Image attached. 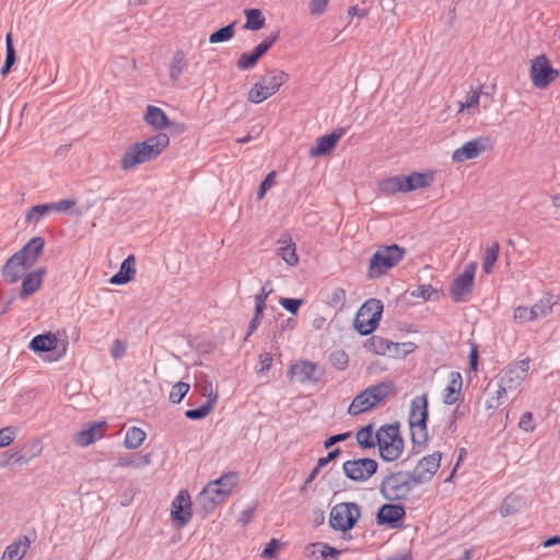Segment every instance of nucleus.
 Segmentation results:
<instances>
[{"label":"nucleus","instance_id":"f257e3e1","mask_svg":"<svg viewBox=\"0 0 560 560\" xmlns=\"http://www.w3.org/2000/svg\"><path fill=\"white\" fill-rule=\"evenodd\" d=\"M170 144L166 133H158L130 145L121 156L120 167L129 171L138 164L155 160Z\"/></svg>","mask_w":560,"mask_h":560},{"label":"nucleus","instance_id":"f03ea898","mask_svg":"<svg viewBox=\"0 0 560 560\" xmlns=\"http://www.w3.org/2000/svg\"><path fill=\"white\" fill-rule=\"evenodd\" d=\"M428 395L422 394L416 396L411 400L410 412L408 418L413 450H416L417 447L422 448L428 441Z\"/></svg>","mask_w":560,"mask_h":560},{"label":"nucleus","instance_id":"7ed1b4c3","mask_svg":"<svg viewBox=\"0 0 560 560\" xmlns=\"http://www.w3.org/2000/svg\"><path fill=\"white\" fill-rule=\"evenodd\" d=\"M406 249L397 244L382 245L370 258L366 277L378 279L397 266L405 257Z\"/></svg>","mask_w":560,"mask_h":560},{"label":"nucleus","instance_id":"20e7f679","mask_svg":"<svg viewBox=\"0 0 560 560\" xmlns=\"http://www.w3.org/2000/svg\"><path fill=\"white\" fill-rule=\"evenodd\" d=\"M418 486L410 471H395L383 478L380 492L387 501H402Z\"/></svg>","mask_w":560,"mask_h":560},{"label":"nucleus","instance_id":"39448f33","mask_svg":"<svg viewBox=\"0 0 560 560\" xmlns=\"http://www.w3.org/2000/svg\"><path fill=\"white\" fill-rule=\"evenodd\" d=\"M289 73L280 69L267 70L259 81L248 91L247 98L253 104H260L275 95L289 81Z\"/></svg>","mask_w":560,"mask_h":560},{"label":"nucleus","instance_id":"423d86ee","mask_svg":"<svg viewBox=\"0 0 560 560\" xmlns=\"http://www.w3.org/2000/svg\"><path fill=\"white\" fill-rule=\"evenodd\" d=\"M393 388L394 385L389 381L369 386L353 398L348 408V413L358 416L370 411L383 401L392 393Z\"/></svg>","mask_w":560,"mask_h":560},{"label":"nucleus","instance_id":"0eeeda50","mask_svg":"<svg viewBox=\"0 0 560 560\" xmlns=\"http://www.w3.org/2000/svg\"><path fill=\"white\" fill-rule=\"evenodd\" d=\"M383 303L377 299H369L365 301L354 317V328L362 335L372 334L380 324L383 314Z\"/></svg>","mask_w":560,"mask_h":560},{"label":"nucleus","instance_id":"6e6552de","mask_svg":"<svg viewBox=\"0 0 560 560\" xmlns=\"http://www.w3.org/2000/svg\"><path fill=\"white\" fill-rule=\"evenodd\" d=\"M361 516V506L355 502L336 504L329 514V524L335 530L346 533L352 529Z\"/></svg>","mask_w":560,"mask_h":560},{"label":"nucleus","instance_id":"1a4fd4ad","mask_svg":"<svg viewBox=\"0 0 560 560\" xmlns=\"http://www.w3.org/2000/svg\"><path fill=\"white\" fill-rule=\"evenodd\" d=\"M378 464L373 458H358L346 460L342 470L347 478L352 481L363 482L376 474Z\"/></svg>","mask_w":560,"mask_h":560},{"label":"nucleus","instance_id":"9d476101","mask_svg":"<svg viewBox=\"0 0 560 560\" xmlns=\"http://www.w3.org/2000/svg\"><path fill=\"white\" fill-rule=\"evenodd\" d=\"M559 75L558 70L553 69L545 55L536 57L530 67V78L534 86L538 89L547 88Z\"/></svg>","mask_w":560,"mask_h":560},{"label":"nucleus","instance_id":"9b49d317","mask_svg":"<svg viewBox=\"0 0 560 560\" xmlns=\"http://www.w3.org/2000/svg\"><path fill=\"white\" fill-rule=\"evenodd\" d=\"M477 267L478 265L476 261H470L465 266L464 271L453 280L451 294L454 302L463 301V299L472 291Z\"/></svg>","mask_w":560,"mask_h":560},{"label":"nucleus","instance_id":"f8f14e48","mask_svg":"<svg viewBox=\"0 0 560 560\" xmlns=\"http://www.w3.org/2000/svg\"><path fill=\"white\" fill-rule=\"evenodd\" d=\"M491 148L492 141L489 137H477L456 149L452 154V160L455 163H463L479 156Z\"/></svg>","mask_w":560,"mask_h":560},{"label":"nucleus","instance_id":"ddd939ff","mask_svg":"<svg viewBox=\"0 0 560 560\" xmlns=\"http://www.w3.org/2000/svg\"><path fill=\"white\" fill-rule=\"evenodd\" d=\"M279 38V32L272 33L259 43L250 52H243L236 60V68L245 71L254 68L258 60L275 45Z\"/></svg>","mask_w":560,"mask_h":560},{"label":"nucleus","instance_id":"4468645a","mask_svg":"<svg viewBox=\"0 0 560 560\" xmlns=\"http://www.w3.org/2000/svg\"><path fill=\"white\" fill-rule=\"evenodd\" d=\"M530 360L528 358L509 364L500 374L501 384L510 390L516 389L526 378Z\"/></svg>","mask_w":560,"mask_h":560},{"label":"nucleus","instance_id":"2eb2a0df","mask_svg":"<svg viewBox=\"0 0 560 560\" xmlns=\"http://www.w3.org/2000/svg\"><path fill=\"white\" fill-rule=\"evenodd\" d=\"M442 454L440 452H434L430 455L422 457L415 469L411 472L415 478L417 485H422L429 482L441 465Z\"/></svg>","mask_w":560,"mask_h":560},{"label":"nucleus","instance_id":"dca6fc26","mask_svg":"<svg viewBox=\"0 0 560 560\" xmlns=\"http://www.w3.org/2000/svg\"><path fill=\"white\" fill-rule=\"evenodd\" d=\"M406 509L400 504L385 503L376 514V523L380 526L397 529L402 526Z\"/></svg>","mask_w":560,"mask_h":560},{"label":"nucleus","instance_id":"f3484780","mask_svg":"<svg viewBox=\"0 0 560 560\" xmlns=\"http://www.w3.org/2000/svg\"><path fill=\"white\" fill-rule=\"evenodd\" d=\"M172 520L177 527L185 526L191 518V500L187 490H182L172 502Z\"/></svg>","mask_w":560,"mask_h":560},{"label":"nucleus","instance_id":"a211bd4d","mask_svg":"<svg viewBox=\"0 0 560 560\" xmlns=\"http://www.w3.org/2000/svg\"><path fill=\"white\" fill-rule=\"evenodd\" d=\"M318 365L315 362L308 360H301L290 365L287 376L291 381L299 383H312L316 384L319 377L315 375Z\"/></svg>","mask_w":560,"mask_h":560},{"label":"nucleus","instance_id":"6ab92c4d","mask_svg":"<svg viewBox=\"0 0 560 560\" xmlns=\"http://www.w3.org/2000/svg\"><path fill=\"white\" fill-rule=\"evenodd\" d=\"M106 428V421L88 423L86 428L82 429L74 435L73 442L78 446L86 447L93 444L95 441L102 439L105 434Z\"/></svg>","mask_w":560,"mask_h":560},{"label":"nucleus","instance_id":"aec40b11","mask_svg":"<svg viewBox=\"0 0 560 560\" xmlns=\"http://www.w3.org/2000/svg\"><path fill=\"white\" fill-rule=\"evenodd\" d=\"M32 267L12 255L1 269L2 278L7 283L13 284L21 280Z\"/></svg>","mask_w":560,"mask_h":560},{"label":"nucleus","instance_id":"412c9836","mask_svg":"<svg viewBox=\"0 0 560 560\" xmlns=\"http://www.w3.org/2000/svg\"><path fill=\"white\" fill-rule=\"evenodd\" d=\"M44 246V238L40 236H35L32 237L21 249H19L13 255L18 256L21 261H24L28 266L33 267L36 264L40 253L43 252Z\"/></svg>","mask_w":560,"mask_h":560},{"label":"nucleus","instance_id":"4be33fe9","mask_svg":"<svg viewBox=\"0 0 560 560\" xmlns=\"http://www.w3.org/2000/svg\"><path fill=\"white\" fill-rule=\"evenodd\" d=\"M45 276V269L38 268L27 273L22 278V285L19 293L20 300H26L34 293H36L43 284Z\"/></svg>","mask_w":560,"mask_h":560},{"label":"nucleus","instance_id":"5701e85b","mask_svg":"<svg viewBox=\"0 0 560 560\" xmlns=\"http://www.w3.org/2000/svg\"><path fill=\"white\" fill-rule=\"evenodd\" d=\"M136 276V258L129 255L120 265L119 271L112 276L109 283L112 284H126L130 282Z\"/></svg>","mask_w":560,"mask_h":560},{"label":"nucleus","instance_id":"b1692460","mask_svg":"<svg viewBox=\"0 0 560 560\" xmlns=\"http://www.w3.org/2000/svg\"><path fill=\"white\" fill-rule=\"evenodd\" d=\"M364 346L373 353L385 355L397 352L399 345L381 336H372Z\"/></svg>","mask_w":560,"mask_h":560},{"label":"nucleus","instance_id":"393cba45","mask_svg":"<svg viewBox=\"0 0 560 560\" xmlns=\"http://www.w3.org/2000/svg\"><path fill=\"white\" fill-rule=\"evenodd\" d=\"M143 120L148 126H151L156 130H162L171 124L165 112L154 105L147 106Z\"/></svg>","mask_w":560,"mask_h":560},{"label":"nucleus","instance_id":"a878e982","mask_svg":"<svg viewBox=\"0 0 560 560\" xmlns=\"http://www.w3.org/2000/svg\"><path fill=\"white\" fill-rule=\"evenodd\" d=\"M463 387V377L462 374L457 371H453L450 374V382L444 389L443 401L446 405L455 404L460 395Z\"/></svg>","mask_w":560,"mask_h":560},{"label":"nucleus","instance_id":"bb28decb","mask_svg":"<svg viewBox=\"0 0 560 560\" xmlns=\"http://www.w3.org/2000/svg\"><path fill=\"white\" fill-rule=\"evenodd\" d=\"M58 339L55 334L47 332L35 336L28 348L35 353L52 351L57 348Z\"/></svg>","mask_w":560,"mask_h":560},{"label":"nucleus","instance_id":"cd10ccee","mask_svg":"<svg viewBox=\"0 0 560 560\" xmlns=\"http://www.w3.org/2000/svg\"><path fill=\"white\" fill-rule=\"evenodd\" d=\"M277 254L291 267L296 266L299 256L296 254L295 243L291 237L278 241Z\"/></svg>","mask_w":560,"mask_h":560},{"label":"nucleus","instance_id":"c85d7f7f","mask_svg":"<svg viewBox=\"0 0 560 560\" xmlns=\"http://www.w3.org/2000/svg\"><path fill=\"white\" fill-rule=\"evenodd\" d=\"M30 539L24 536L22 539L13 541L7 546L0 560H22L30 548Z\"/></svg>","mask_w":560,"mask_h":560},{"label":"nucleus","instance_id":"c756f323","mask_svg":"<svg viewBox=\"0 0 560 560\" xmlns=\"http://www.w3.org/2000/svg\"><path fill=\"white\" fill-rule=\"evenodd\" d=\"M402 178L407 192L428 187L434 179L433 174L418 172L411 173L408 176H402Z\"/></svg>","mask_w":560,"mask_h":560},{"label":"nucleus","instance_id":"7c9ffc66","mask_svg":"<svg viewBox=\"0 0 560 560\" xmlns=\"http://www.w3.org/2000/svg\"><path fill=\"white\" fill-rule=\"evenodd\" d=\"M380 455L385 462L396 460L401 454L404 450V440L402 438L390 440L388 443H383L378 445Z\"/></svg>","mask_w":560,"mask_h":560},{"label":"nucleus","instance_id":"2f4dec72","mask_svg":"<svg viewBox=\"0 0 560 560\" xmlns=\"http://www.w3.org/2000/svg\"><path fill=\"white\" fill-rule=\"evenodd\" d=\"M240 480V475L236 471H229L223 474L215 480H212L215 483L217 489H219L221 494H224L226 498L230 497L233 489L237 486Z\"/></svg>","mask_w":560,"mask_h":560},{"label":"nucleus","instance_id":"473e14b6","mask_svg":"<svg viewBox=\"0 0 560 560\" xmlns=\"http://www.w3.org/2000/svg\"><path fill=\"white\" fill-rule=\"evenodd\" d=\"M336 145L337 142L335 141V136H330L329 133L322 136L317 139L316 145L310 149V156L316 158L320 155H326L330 153Z\"/></svg>","mask_w":560,"mask_h":560},{"label":"nucleus","instance_id":"72a5a7b5","mask_svg":"<svg viewBox=\"0 0 560 560\" xmlns=\"http://www.w3.org/2000/svg\"><path fill=\"white\" fill-rule=\"evenodd\" d=\"M380 191L386 196H392L396 192H407L404 185L402 175L388 177L380 183Z\"/></svg>","mask_w":560,"mask_h":560},{"label":"nucleus","instance_id":"f704fd0d","mask_svg":"<svg viewBox=\"0 0 560 560\" xmlns=\"http://www.w3.org/2000/svg\"><path fill=\"white\" fill-rule=\"evenodd\" d=\"M555 304H557L555 296L550 293H546L538 302L532 306L535 320L549 315L552 312Z\"/></svg>","mask_w":560,"mask_h":560},{"label":"nucleus","instance_id":"c9c22d12","mask_svg":"<svg viewBox=\"0 0 560 560\" xmlns=\"http://www.w3.org/2000/svg\"><path fill=\"white\" fill-rule=\"evenodd\" d=\"M401 438L399 433V425L398 423L394 424H384L382 425L377 432L375 433V445H381L384 442L388 443L390 440H396Z\"/></svg>","mask_w":560,"mask_h":560},{"label":"nucleus","instance_id":"e433bc0d","mask_svg":"<svg viewBox=\"0 0 560 560\" xmlns=\"http://www.w3.org/2000/svg\"><path fill=\"white\" fill-rule=\"evenodd\" d=\"M246 16L245 30L259 31L265 26L266 19L259 9H246L244 11Z\"/></svg>","mask_w":560,"mask_h":560},{"label":"nucleus","instance_id":"4c0bfd02","mask_svg":"<svg viewBox=\"0 0 560 560\" xmlns=\"http://www.w3.org/2000/svg\"><path fill=\"white\" fill-rule=\"evenodd\" d=\"M500 252V244L495 241L492 242L485 249L483 261H482V270L485 273L489 275L492 272L493 266L498 260Z\"/></svg>","mask_w":560,"mask_h":560},{"label":"nucleus","instance_id":"58836bf2","mask_svg":"<svg viewBox=\"0 0 560 560\" xmlns=\"http://www.w3.org/2000/svg\"><path fill=\"white\" fill-rule=\"evenodd\" d=\"M145 439V432L138 428V427H131L127 430L124 445L128 450H136L138 448Z\"/></svg>","mask_w":560,"mask_h":560},{"label":"nucleus","instance_id":"ea45409f","mask_svg":"<svg viewBox=\"0 0 560 560\" xmlns=\"http://www.w3.org/2000/svg\"><path fill=\"white\" fill-rule=\"evenodd\" d=\"M524 505V501L520 495L510 494L508 495L500 508V514L503 517L510 516L518 512Z\"/></svg>","mask_w":560,"mask_h":560},{"label":"nucleus","instance_id":"a19ab883","mask_svg":"<svg viewBox=\"0 0 560 560\" xmlns=\"http://www.w3.org/2000/svg\"><path fill=\"white\" fill-rule=\"evenodd\" d=\"M186 67V57L183 50H176L170 65V78L177 81Z\"/></svg>","mask_w":560,"mask_h":560},{"label":"nucleus","instance_id":"79ce46f5","mask_svg":"<svg viewBox=\"0 0 560 560\" xmlns=\"http://www.w3.org/2000/svg\"><path fill=\"white\" fill-rule=\"evenodd\" d=\"M50 207V203H42L31 207L25 213V221L30 224L38 223L44 215L52 212Z\"/></svg>","mask_w":560,"mask_h":560},{"label":"nucleus","instance_id":"37998d69","mask_svg":"<svg viewBox=\"0 0 560 560\" xmlns=\"http://www.w3.org/2000/svg\"><path fill=\"white\" fill-rule=\"evenodd\" d=\"M358 444L363 448H372L375 446V434L373 433V425L368 424L361 428L355 435Z\"/></svg>","mask_w":560,"mask_h":560},{"label":"nucleus","instance_id":"c03bdc74","mask_svg":"<svg viewBox=\"0 0 560 560\" xmlns=\"http://www.w3.org/2000/svg\"><path fill=\"white\" fill-rule=\"evenodd\" d=\"M234 26L235 22L217 30L210 35L209 42L211 44H217L230 40L234 36Z\"/></svg>","mask_w":560,"mask_h":560},{"label":"nucleus","instance_id":"a18cd8bd","mask_svg":"<svg viewBox=\"0 0 560 560\" xmlns=\"http://www.w3.org/2000/svg\"><path fill=\"white\" fill-rule=\"evenodd\" d=\"M42 451V447L38 442H28L26 443L21 453H16V462H28L33 457L37 456Z\"/></svg>","mask_w":560,"mask_h":560},{"label":"nucleus","instance_id":"49530a36","mask_svg":"<svg viewBox=\"0 0 560 560\" xmlns=\"http://www.w3.org/2000/svg\"><path fill=\"white\" fill-rule=\"evenodd\" d=\"M190 385L186 382H177L173 385L168 399L173 404H179L186 394L189 392Z\"/></svg>","mask_w":560,"mask_h":560},{"label":"nucleus","instance_id":"de8ad7c7","mask_svg":"<svg viewBox=\"0 0 560 560\" xmlns=\"http://www.w3.org/2000/svg\"><path fill=\"white\" fill-rule=\"evenodd\" d=\"M213 408V399H211V401H206L203 405L196 409H188L185 412V417L190 420H200L207 417Z\"/></svg>","mask_w":560,"mask_h":560},{"label":"nucleus","instance_id":"09e8293b","mask_svg":"<svg viewBox=\"0 0 560 560\" xmlns=\"http://www.w3.org/2000/svg\"><path fill=\"white\" fill-rule=\"evenodd\" d=\"M508 390H510L509 387H505L503 384H501V381L499 380L498 389L495 390L494 395L487 400V407L489 409L499 408L502 405Z\"/></svg>","mask_w":560,"mask_h":560},{"label":"nucleus","instance_id":"8fccbe9b","mask_svg":"<svg viewBox=\"0 0 560 560\" xmlns=\"http://www.w3.org/2000/svg\"><path fill=\"white\" fill-rule=\"evenodd\" d=\"M329 361L337 370H345L349 364L348 354L343 350H335L329 355Z\"/></svg>","mask_w":560,"mask_h":560},{"label":"nucleus","instance_id":"3c124183","mask_svg":"<svg viewBox=\"0 0 560 560\" xmlns=\"http://www.w3.org/2000/svg\"><path fill=\"white\" fill-rule=\"evenodd\" d=\"M196 501L206 514L213 512L215 506L219 504L212 497L206 494L203 490L198 494Z\"/></svg>","mask_w":560,"mask_h":560},{"label":"nucleus","instance_id":"603ef678","mask_svg":"<svg viewBox=\"0 0 560 560\" xmlns=\"http://www.w3.org/2000/svg\"><path fill=\"white\" fill-rule=\"evenodd\" d=\"M346 302V291L342 288H335L328 296V304L331 307L341 310Z\"/></svg>","mask_w":560,"mask_h":560},{"label":"nucleus","instance_id":"864d4df0","mask_svg":"<svg viewBox=\"0 0 560 560\" xmlns=\"http://www.w3.org/2000/svg\"><path fill=\"white\" fill-rule=\"evenodd\" d=\"M514 319L520 324L535 320L532 307L520 305L514 310Z\"/></svg>","mask_w":560,"mask_h":560},{"label":"nucleus","instance_id":"5fc2aeb1","mask_svg":"<svg viewBox=\"0 0 560 560\" xmlns=\"http://www.w3.org/2000/svg\"><path fill=\"white\" fill-rule=\"evenodd\" d=\"M314 548L313 553L318 551L322 557L326 560L327 558H336L340 551L325 542H316L311 545Z\"/></svg>","mask_w":560,"mask_h":560},{"label":"nucleus","instance_id":"6e6d98bb","mask_svg":"<svg viewBox=\"0 0 560 560\" xmlns=\"http://www.w3.org/2000/svg\"><path fill=\"white\" fill-rule=\"evenodd\" d=\"M411 295L429 301L432 300L434 295H438V291L431 284H420L415 291L411 292Z\"/></svg>","mask_w":560,"mask_h":560},{"label":"nucleus","instance_id":"4d7b16f0","mask_svg":"<svg viewBox=\"0 0 560 560\" xmlns=\"http://www.w3.org/2000/svg\"><path fill=\"white\" fill-rule=\"evenodd\" d=\"M5 52L4 63H7L8 67H12L16 61V54L11 33H8L5 36Z\"/></svg>","mask_w":560,"mask_h":560},{"label":"nucleus","instance_id":"13d9d810","mask_svg":"<svg viewBox=\"0 0 560 560\" xmlns=\"http://www.w3.org/2000/svg\"><path fill=\"white\" fill-rule=\"evenodd\" d=\"M479 100H480V92L472 91L470 94L467 95L466 100L464 102L459 103V112H463L464 109H477L479 106Z\"/></svg>","mask_w":560,"mask_h":560},{"label":"nucleus","instance_id":"bf43d9fd","mask_svg":"<svg viewBox=\"0 0 560 560\" xmlns=\"http://www.w3.org/2000/svg\"><path fill=\"white\" fill-rule=\"evenodd\" d=\"M280 305L287 310L289 313L295 315L303 304V300L301 299H291V298H281L279 300Z\"/></svg>","mask_w":560,"mask_h":560},{"label":"nucleus","instance_id":"052dcab7","mask_svg":"<svg viewBox=\"0 0 560 560\" xmlns=\"http://www.w3.org/2000/svg\"><path fill=\"white\" fill-rule=\"evenodd\" d=\"M272 355L269 352H264L259 355V363L256 369L257 374H264L272 366Z\"/></svg>","mask_w":560,"mask_h":560},{"label":"nucleus","instance_id":"680f3d73","mask_svg":"<svg viewBox=\"0 0 560 560\" xmlns=\"http://www.w3.org/2000/svg\"><path fill=\"white\" fill-rule=\"evenodd\" d=\"M518 428L525 432H533L535 430L533 413L530 411H526L522 415L518 421Z\"/></svg>","mask_w":560,"mask_h":560},{"label":"nucleus","instance_id":"e2e57ef3","mask_svg":"<svg viewBox=\"0 0 560 560\" xmlns=\"http://www.w3.org/2000/svg\"><path fill=\"white\" fill-rule=\"evenodd\" d=\"M202 490L206 492V494L212 497L218 503H221L228 499L224 494L220 493L221 491L217 489L215 483L212 481L208 482Z\"/></svg>","mask_w":560,"mask_h":560},{"label":"nucleus","instance_id":"0e129e2a","mask_svg":"<svg viewBox=\"0 0 560 560\" xmlns=\"http://www.w3.org/2000/svg\"><path fill=\"white\" fill-rule=\"evenodd\" d=\"M200 393L202 396L207 397V401H211V399H213V406H215L218 401V394L213 390L212 382H205L200 387Z\"/></svg>","mask_w":560,"mask_h":560},{"label":"nucleus","instance_id":"69168bd1","mask_svg":"<svg viewBox=\"0 0 560 560\" xmlns=\"http://www.w3.org/2000/svg\"><path fill=\"white\" fill-rule=\"evenodd\" d=\"M275 178H276V173L271 172L260 183L258 192H257L259 199H261L265 196L266 191L273 185Z\"/></svg>","mask_w":560,"mask_h":560},{"label":"nucleus","instance_id":"338daca9","mask_svg":"<svg viewBox=\"0 0 560 560\" xmlns=\"http://www.w3.org/2000/svg\"><path fill=\"white\" fill-rule=\"evenodd\" d=\"M126 350H127L126 342L117 339L113 342V345L110 347V355L114 359H120L126 353Z\"/></svg>","mask_w":560,"mask_h":560},{"label":"nucleus","instance_id":"774afa93","mask_svg":"<svg viewBox=\"0 0 560 560\" xmlns=\"http://www.w3.org/2000/svg\"><path fill=\"white\" fill-rule=\"evenodd\" d=\"M14 440L12 428L7 427L0 430V447L9 446Z\"/></svg>","mask_w":560,"mask_h":560}]
</instances>
